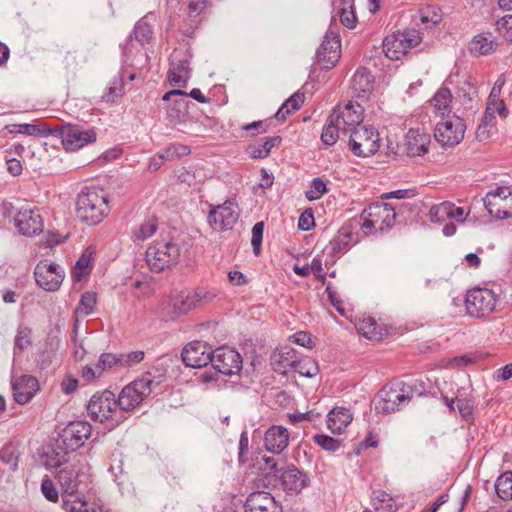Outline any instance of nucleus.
<instances>
[{"label": "nucleus", "instance_id": "nucleus-1", "mask_svg": "<svg viewBox=\"0 0 512 512\" xmlns=\"http://www.w3.org/2000/svg\"><path fill=\"white\" fill-rule=\"evenodd\" d=\"M109 206L103 191H82L76 202L77 217L88 225H97L108 215Z\"/></svg>", "mask_w": 512, "mask_h": 512}, {"label": "nucleus", "instance_id": "nucleus-2", "mask_svg": "<svg viewBox=\"0 0 512 512\" xmlns=\"http://www.w3.org/2000/svg\"><path fill=\"white\" fill-rule=\"evenodd\" d=\"M412 397L413 388L408 383L384 386L375 399V411L378 414L395 413L406 406Z\"/></svg>", "mask_w": 512, "mask_h": 512}, {"label": "nucleus", "instance_id": "nucleus-3", "mask_svg": "<svg viewBox=\"0 0 512 512\" xmlns=\"http://www.w3.org/2000/svg\"><path fill=\"white\" fill-rule=\"evenodd\" d=\"M180 258V247L172 241H154L146 250L145 261L152 272L159 273L175 266Z\"/></svg>", "mask_w": 512, "mask_h": 512}, {"label": "nucleus", "instance_id": "nucleus-4", "mask_svg": "<svg viewBox=\"0 0 512 512\" xmlns=\"http://www.w3.org/2000/svg\"><path fill=\"white\" fill-rule=\"evenodd\" d=\"M117 408L115 394L110 390L95 393L87 405L88 414L93 420L110 421L112 426L118 425L123 419Z\"/></svg>", "mask_w": 512, "mask_h": 512}, {"label": "nucleus", "instance_id": "nucleus-5", "mask_svg": "<svg viewBox=\"0 0 512 512\" xmlns=\"http://www.w3.org/2000/svg\"><path fill=\"white\" fill-rule=\"evenodd\" d=\"M361 228L367 233L383 232L395 222L394 208L387 203L377 202L369 205L361 213Z\"/></svg>", "mask_w": 512, "mask_h": 512}, {"label": "nucleus", "instance_id": "nucleus-6", "mask_svg": "<svg viewBox=\"0 0 512 512\" xmlns=\"http://www.w3.org/2000/svg\"><path fill=\"white\" fill-rule=\"evenodd\" d=\"M155 381L150 374L143 375L126 385L116 399L120 411H131L137 407L153 390Z\"/></svg>", "mask_w": 512, "mask_h": 512}, {"label": "nucleus", "instance_id": "nucleus-7", "mask_svg": "<svg viewBox=\"0 0 512 512\" xmlns=\"http://www.w3.org/2000/svg\"><path fill=\"white\" fill-rule=\"evenodd\" d=\"M497 301L498 296L493 290L475 287L467 292L465 308L470 316L482 318L495 311Z\"/></svg>", "mask_w": 512, "mask_h": 512}, {"label": "nucleus", "instance_id": "nucleus-8", "mask_svg": "<svg viewBox=\"0 0 512 512\" xmlns=\"http://www.w3.org/2000/svg\"><path fill=\"white\" fill-rule=\"evenodd\" d=\"M421 41L420 32L415 29L393 33L384 39L383 51L389 59L399 60L410 49L419 45Z\"/></svg>", "mask_w": 512, "mask_h": 512}, {"label": "nucleus", "instance_id": "nucleus-9", "mask_svg": "<svg viewBox=\"0 0 512 512\" xmlns=\"http://www.w3.org/2000/svg\"><path fill=\"white\" fill-rule=\"evenodd\" d=\"M216 294L205 288L185 289L172 298V313L180 316L201 307L215 298Z\"/></svg>", "mask_w": 512, "mask_h": 512}, {"label": "nucleus", "instance_id": "nucleus-10", "mask_svg": "<svg viewBox=\"0 0 512 512\" xmlns=\"http://www.w3.org/2000/svg\"><path fill=\"white\" fill-rule=\"evenodd\" d=\"M348 143L354 155L369 157L380 147L379 133L373 127L362 125L349 133Z\"/></svg>", "mask_w": 512, "mask_h": 512}, {"label": "nucleus", "instance_id": "nucleus-11", "mask_svg": "<svg viewBox=\"0 0 512 512\" xmlns=\"http://www.w3.org/2000/svg\"><path fill=\"white\" fill-rule=\"evenodd\" d=\"M483 202L491 216L498 219L512 217V189L510 187L503 186L489 191Z\"/></svg>", "mask_w": 512, "mask_h": 512}, {"label": "nucleus", "instance_id": "nucleus-12", "mask_svg": "<svg viewBox=\"0 0 512 512\" xmlns=\"http://www.w3.org/2000/svg\"><path fill=\"white\" fill-rule=\"evenodd\" d=\"M465 134V124L457 116L448 117L438 122L434 137L442 146L452 147L459 144Z\"/></svg>", "mask_w": 512, "mask_h": 512}, {"label": "nucleus", "instance_id": "nucleus-13", "mask_svg": "<svg viewBox=\"0 0 512 512\" xmlns=\"http://www.w3.org/2000/svg\"><path fill=\"white\" fill-rule=\"evenodd\" d=\"M92 426L86 421L70 422L59 434L58 447L61 445L71 452L81 448L91 436Z\"/></svg>", "mask_w": 512, "mask_h": 512}, {"label": "nucleus", "instance_id": "nucleus-14", "mask_svg": "<svg viewBox=\"0 0 512 512\" xmlns=\"http://www.w3.org/2000/svg\"><path fill=\"white\" fill-rule=\"evenodd\" d=\"M363 107L358 103L349 101L343 107L338 106L330 114L331 121H335L339 126L343 134H349L355 128H358L363 121Z\"/></svg>", "mask_w": 512, "mask_h": 512}, {"label": "nucleus", "instance_id": "nucleus-15", "mask_svg": "<svg viewBox=\"0 0 512 512\" xmlns=\"http://www.w3.org/2000/svg\"><path fill=\"white\" fill-rule=\"evenodd\" d=\"M239 218L237 205L232 201H226L221 205L213 206L209 211L207 221L215 231L231 229Z\"/></svg>", "mask_w": 512, "mask_h": 512}, {"label": "nucleus", "instance_id": "nucleus-16", "mask_svg": "<svg viewBox=\"0 0 512 512\" xmlns=\"http://www.w3.org/2000/svg\"><path fill=\"white\" fill-rule=\"evenodd\" d=\"M62 144L67 151H76L87 144L96 141V131L94 128L81 129L77 125L67 124L60 129Z\"/></svg>", "mask_w": 512, "mask_h": 512}, {"label": "nucleus", "instance_id": "nucleus-17", "mask_svg": "<svg viewBox=\"0 0 512 512\" xmlns=\"http://www.w3.org/2000/svg\"><path fill=\"white\" fill-rule=\"evenodd\" d=\"M85 465L80 457L74 456L73 461L59 470L57 475L58 483L62 489V494L77 493L82 478L85 476L83 471Z\"/></svg>", "mask_w": 512, "mask_h": 512}, {"label": "nucleus", "instance_id": "nucleus-18", "mask_svg": "<svg viewBox=\"0 0 512 512\" xmlns=\"http://www.w3.org/2000/svg\"><path fill=\"white\" fill-rule=\"evenodd\" d=\"M215 370L224 375H233L242 369V358L234 349L220 347L212 351L211 362Z\"/></svg>", "mask_w": 512, "mask_h": 512}, {"label": "nucleus", "instance_id": "nucleus-19", "mask_svg": "<svg viewBox=\"0 0 512 512\" xmlns=\"http://www.w3.org/2000/svg\"><path fill=\"white\" fill-rule=\"evenodd\" d=\"M35 281L45 291H57L64 279V270L57 264L40 262L34 270Z\"/></svg>", "mask_w": 512, "mask_h": 512}, {"label": "nucleus", "instance_id": "nucleus-20", "mask_svg": "<svg viewBox=\"0 0 512 512\" xmlns=\"http://www.w3.org/2000/svg\"><path fill=\"white\" fill-rule=\"evenodd\" d=\"M18 231L25 236H33L42 232L44 223L37 208L22 207L14 218Z\"/></svg>", "mask_w": 512, "mask_h": 512}, {"label": "nucleus", "instance_id": "nucleus-21", "mask_svg": "<svg viewBox=\"0 0 512 512\" xmlns=\"http://www.w3.org/2000/svg\"><path fill=\"white\" fill-rule=\"evenodd\" d=\"M469 213V209L457 207L454 203L446 201L433 205L429 210L428 216L431 222L436 224H444L448 220L463 223Z\"/></svg>", "mask_w": 512, "mask_h": 512}, {"label": "nucleus", "instance_id": "nucleus-22", "mask_svg": "<svg viewBox=\"0 0 512 512\" xmlns=\"http://www.w3.org/2000/svg\"><path fill=\"white\" fill-rule=\"evenodd\" d=\"M212 349L205 342L194 341L187 344L181 358L184 364L191 368H201L211 362Z\"/></svg>", "mask_w": 512, "mask_h": 512}, {"label": "nucleus", "instance_id": "nucleus-23", "mask_svg": "<svg viewBox=\"0 0 512 512\" xmlns=\"http://www.w3.org/2000/svg\"><path fill=\"white\" fill-rule=\"evenodd\" d=\"M341 55L340 39L333 32H328L317 50V60L323 69L335 66Z\"/></svg>", "mask_w": 512, "mask_h": 512}, {"label": "nucleus", "instance_id": "nucleus-24", "mask_svg": "<svg viewBox=\"0 0 512 512\" xmlns=\"http://www.w3.org/2000/svg\"><path fill=\"white\" fill-rule=\"evenodd\" d=\"M191 70L187 56L182 51H174L168 71L169 83L174 87L185 88L190 79Z\"/></svg>", "mask_w": 512, "mask_h": 512}, {"label": "nucleus", "instance_id": "nucleus-25", "mask_svg": "<svg viewBox=\"0 0 512 512\" xmlns=\"http://www.w3.org/2000/svg\"><path fill=\"white\" fill-rule=\"evenodd\" d=\"M279 477L282 488L288 494H298L310 484L309 476L295 465L282 468Z\"/></svg>", "mask_w": 512, "mask_h": 512}, {"label": "nucleus", "instance_id": "nucleus-26", "mask_svg": "<svg viewBox=\"0 0 512 512\" xmlns=\"http://www.w3.org/2000/svg\"><path fill=\"white\" fill-rule=\"evenodd\" d=\"M246 512H282V506L269 493L264 491L252 492L244 504Z\"/></svg>", "mask_w": 512, "mask_h": 512}, {"label": "nucleus", "instance_id": "nucleus-27", "mask_svg": "<svg viewBox=\"0 0 512 512\" xmlns=\"http://www.w3.org/2000/svg\"><path fill=\"white\" fill-rule=\"evenodd\" d=\"M14 400L24 405L28 403L39 390L38 380L30 375H22L12 382Z\"/></svg>", "mask_w": 512, "mask_h": 512}, {"label": "nucleus", "instance_id": "nucleus-28", "mask_svg": "<svg viewBox=\"0 0 512 512\" xmlns=\"http://www.w3.org/2000/svg\"><path fill=\"white\" fill-rule=\"evenodd\" d=\"M354 97L368 100L374 90V77L366 68H358L351 80Z\"/></svg>", "mask_w": 512, "mask_h": 512}, {"label": "nucleus", "instance_id": "nucleus-29", "mask_svg": "<svg viewBox=\"0 0 512 512\" xmlns=\"http://www.w3.org/2000/svg\"><path fill=\"white\" fill-rule=\"evenodd\" d=\"M430 135L419 129H409L405 135V152L410 157L422 156L428 152Z\"/></svg>", "mask_w": 512, "mask_h": 512}, {"label": "nucleus", "instance_id": "nucleus-30", "mask_svg": "<svg viewBox=\"0 0 512 512\" xmlns=\"http://www.w3.org/2000/svg\"><path fill=\"white\" fill-rule=\"evenodd\" d=\"M289 443L288 430L280 425L270 427L264 437L265 448L275 454L281 453Z\"/></svg>", "mask_w": 512, "mask_h": 512}, {"label": "nucleus", "instance_id": "nucleus-31", "mask_svg": "<svg viewBox=\"0 0 512 512\" xmlns=\"http://www.w3.org/2000/svg\"><path fill=\"white\" fill-rule=\"evenodd\" d=\"M296 359V351L290 347H284L276 351L271 357L273 370L279 374L286 375L293 370Z\"/></svg>", "mask_w": 512, "mask_h": 512}, {"label": "nucleus", "instance_id": "nucleus-32", "mask_svg": "<svg viewBox=\"0 0 512 512\" xmlns=\"http://www.w3.org/2000/svg\"><path fill=\"white\" fill-rule=\"evenodd\" d=\"M350 410L340 407L332 409L327 415V426L334 434H341L352 421Z\"/></svg>", "mask_w": 512, "mask_h": 512}, {"label": "nucleus", "instance_id": "nucleus-33", "mask_svg": "<svg viewBox=\"0 0 512 512\" xmlns=\"http://www.w3.org/2000/svg\"><path fill=\"white\" fill-rule=\"evenodd\" d=\"M371 502L376 510H382L383 512H396L398 510L396 500L384 490L373 491Z\"/></svg>", "mask_w": 512, "mask_h": 512}, {"label": "nucleus", "instance_id": "nucleus-34", "mask_svg": "<svg viewBox=\"0 0 512 512\" xmlns=\"http://www.w3.org/2000/svg\"><path fill=\"white\" fill-rule=\"evenodd\" d=\"M337 14L340 22L348 29H354L358 19L355 13L354 0H340Z\"/></svg>", "mask_w": 512, "mask_h": 512}, {"label": "nucleus", "instance_id": "nucleus-35", "mask_svg": "<svg viewBox=\"0 0 512 512\" xmlns=\"http://www.w3.org/2000/svg\"><path fill=\"white\" fill-rule=\"evenodd\" d=\"M305 100V95L300 92L294 93L291 97H289L278 109L275 114V118L277 120H285L289 115L299 110L303 105Z\"/></svg>", "mask_w": 512, "mask_h": 512}, {"label": "nucleus", "instance_id": "nucleus-36", "mask_svg": "<svg viewBox=\"0 0 512 512\" xmlns=\"http://www.w3.org/2000/svg\"><path fill=\"white\" fill-rule=\"evenodd\" d=\"M187 97H180L173 100L167 108V115L171 123L177 125L185 121L187 115L188 102Z\"/></svg>", "mask_w": 512, "mask_h": 512}, {"label": "nucleus", "instance_id": "nucleus-37", "mask_svg": "<svg viewBox=\"0 0 512 512\" xmlns=\"http://www.w3.org/2000/svg\"><path fill=\"white\" fill-rule=\"evenodd\" d=\"M158 224L155 218L146 219L139 226H136L131 233L134 242L145 241L155 234Z\"/></svg>", "mask_w": 512, "mask_h": 512}, {"label": "nucleus", "instance_id": "nucleus-38", "mask_svg": "<svg viewBox=\"0 0 512 512\" xmlns=\"http://www.w3.org/2000/svg\"><path fill=\"white\" fill-rule=\"evenodd\" d=\"M281 141L279 136L265 138L261 143H257L249 148L250 157L253 159H263L269 156L271 149Z\"/></svg>", "mask_w": 512, "mask_h": 512}, {"label": "nucleus", "instance_id": "nucleus-39", "mask_svg": "<svg viewBox=\"0 0 512 512\" xmlns=\"http://www.w3.org/2000/svg\"><path fill=\"white\" fill-rule=\"evenodd\" d=\"M97 303V295L94 292L87 291L82 294L74 313L77 317H87L92 314Z\"/></svg>", "mask_w": 512, "mask_h": 512}, {"label": "nucleus", "instance_id": "nucleus-40", "mask_svg": "<svg viewBox=\"0 0 512 512\" xmlns=\"http://www.w3.org/2000/svg\"><path fill=\"white\" fill-rule=\"evenodd\" d=\"M71 452L67 450L61 445V448L58 446L56 448L49 447L45 452V465L50 468L60 467L62 464L68 461L67 454Z\"/></svg>", "mask_w": 512, "mask_h": 512}, {"label": "nucleus", "instance_id": "nucleus-41", "mask_svg": "<svg viewBox=\"0 0 512 512\" xmlns=\"http://www.w3.org/2000/svg\"><path fill=\"white\" fill-rule=\"evenodd\" d=\"M292 371L299 373L301 376L311 378L318 374L319 367L317 362L311 357L296 358Z\"/></svg>", "mask_w": 512, "mask_h": 512}, {"label": "nucleus", "instance_id": "nucleus-42", "mask_svg": "<svg viewBox=\"0 0 512 512\" xmlns=\"http://www.w3.org/2000/svg\"><path fill=\"white\" fill-rule=\"evenodd\" d=\"M495 491L502 500H512V472H505L497 478Z\"/></svg>", "mask_w": 512, "mask_h": 512}, {"label": "nucleus", "instance_id": "nucleus-43", "mask_svg": "<svg viewBox=\"0 0 512 512\" xmlns=\"http://www.w3.org/2000/svg\"><path fill=\"white\" fill-rule=\"evenodd\" d=\"M62 508L66 512H88V503L80 498L77 493L62 494Z\"/></svg>", "mask_w": 512, "mask_h": 512}, {"label": "nucleus", "instance_id": "nucleus-44", "mask_svg": "<svg viewBox=\"0 0 512 512\" xmlns=\"http://www.w3.org/2000/svg\"><path fill=\"white\" fill-rule=\"evenodd\" d=\"M92 255L93 251L91 250V248H87L77 260L73 269V277L76 280H80L82 277L90 273V263L92 260Z\"/></svg>", "mask_w": 512, "mask_h": 512}, {"label": "nucleus", "instance_id": "nucleus-45", "mask_svg": "<svg viewBox=\"0 0 512 512\" xmlns=\"http://www.w3.org/2000/svg\"><path fill=\"white\" fill-rule=\"evenodd\" d=\"M495 43L488 37L477 35L470 42L469 49L472 53L486 55L495 50Z\"/></svg>", "mask_w": 512, "mask_h": 512}, {"label": "nucleus", "instance_id": "nucleus-46", "mask_svg": "<svg viewBox=\"0 0 512 512\" xmlns=\"http://www.w3.org/2000/svg\"><path fill=\"white\" fill-rule=\"evenodd\" d=\"M421 23L426 27H433L442 20V14L437 6L428 5L419 11Z\"/></svg>", "mask_w": 512, "mask_h": 512}, {"label": "nucleus", "instance_id": "nucleus-47", "mask_svg": "<svg viewBox=\"0 0 512 512\" xmlns=\"http://www.w3.org/2000/svg\"><path fill=\"white\" fill-rule=\"evenodd\" d=\"M451 98V92L446 87H442L436 92L432 99V104L439 114L444 115L446 112H449Z\"/></svg>", "mask_w": 512, "mask_h": 512}, {"label": "nucleus", "instance_id": "nucleus-48", "mask_svg": "<svg viewBox=\"0 0 512 512\" xmlns=\"http://www.w3.org/2000/svg\"><path fill=\"white\" fill-rule=\"evenodd\" d=\"M20 451L14 444H7L0 450V460L9 466L12 471L18 467Z\"/></svg>", "mask_w": 512, "mask_h": 512}, {"label": "nucleus", "instance_id": "nucleus-49", "mask_svg": "<svg viewBox=\"0 0 512 512\" xmlns=\"http://www.w3.org/2000/svg\"><path fill=\"white\" fill-rule=\"evenodd\" d=\"M123 95V79L122 76L118 75L113 77L110 81L106 92L102 95V100L107 103H113L116 99Z\"/></svg>", "mask_w": 512, "mask_h": 512}, {"label": "nucleus", "instance_id": "nucleus-50", "mask_svg": "<svg viewBox=\"0 0 512 512\" xmlns=\"http://www.w3.org/2000/svg\"><path fill=\"white\" fill-rule=\"evenodd\" d=\"M340 127L341 126H339L335 121H331V117L329 116L321 134L322 142L328 146L334 145L339 138L340 132L342 133Z\"/></svg>", "mask_w": 512, "mask_h": 512}, {"label": "nucleus", "instance_id": "nucleus-51", "mask_svg": "<svg viewBox=\"0 0 512 512\" xmlns=\"http://www.w3.org/2000/svg\"><path fill=\"white\" fill-rule=\"evenodd\" d=\"M31 343V330L27 327L19 328L14 340V354L24 351Z\"/></svg>", "mask_w": 512, "mask_h": 512}, {"label": "nucleus", "instance_id": "nucleus-52", "mask_svg": "<svg viewBox=\"0 0 512 512\" xmlns=\"http://www.w3.org/2000/svg\"><path fill=\"white\" fill-rule=\"evenodd\" d=\"M327 192V187L324 181L320 178H314L310 187L305 191V196L309 201L320 199Z\"/></svg>", "mask_w": 512, "mask_h": 512}, {"label": "nucleus", "instance_id": "nucleus-53", "mask_svg": "<svg viewBox=\"0 0 512 512\" xmlns=\"http://www.w3.org/2000/svg\"><path fill=\"white\" fill-rule=\"evenodd\" d=\"M153 34L152 27L145 21H139L134 28L135 39L142 45L148 43Z\"/></svg>", "mask_w": 512, "mask_h": 512}, {"label": "nucleus", "instance_id": "nucleus-54", "mask_svg": "<svg viewBox=\"0 0 512 512\" xmlns=\"http://www.w3.org/2000/svg\"><path fill=\"white\" fill-rule=\"evenodd\" d=\"M313 440L317 445L329 452H335L341 446V442L339 440L324 434H316L313 437Z\"/></svg>", "mask_w": 512, "mask_h": 512}, {"label": "nucleus", "instance_id": "nucleus-55", "mask_svg": "<svg viewBox=\"0 0 512 512\" xmlns=\"http://www.w3.org/2000/svg\"><path fill=\"white\" fill-rule=\"evenodd\" d=\"M497 30L509 42H512V15H505L496 22Z\"/></svg>", "mask_w": 512, "mask_h": 512}, {"label": "nucleus", "instance_id": "nucleus-56", "mask_svg": "<svg viewBox=\"0 0 512 512\" xmlns=\"http://www.w3.org/2000/svg\"><path fill=\"white\" fill-rule=\"evenodd\" d=\"M264 231V223L257 222L252 228V237H251V245L253 247V252L257 256L260 253L262 238Z\"/></svg>", "mask_w": 512, "mask_h": 512}, {"label": "nucleus", "instance_id": "nucleus-57", "mask_svg": "<svg viewBox=\"0 0 512 512\" xmlns=\"http://www.w3.org/2000/svg\"><path fill=\"white\" fill-rule=\"evenodd\" d=\"M376 322L371 319H364L358 324V330L368 339L376 338L378 333L376 332Z\"/></svg>", "mask_w": 512, "mask_h": 512}, {"label": "nucleus", "instance_id": "nucleus-58", "mask_svg": "<svg viewBox=\"0 0 512 512\" xmlns=\"http://www.w3.org/2000/svg\"><path fill=\"white\" fill-rule=\"evenodd\" d=\"M456 405L461 416L468 421L472 417L473 402L470 399L461 398L456 400Z\"/></svg>", "mask_w": 512, "mask_h": 512}, {"label": "nucleus", "instance_id": "nucleus-59", "mask_svg": "<svg viewBox=\"0 0 512 512\" xmlns=\"http://www.w3.org/2000/svg\"><path fill=\"white\" fill-rule=\"evenodd\" d=\"M41 491L45 498L51 502L58 500V492L50 479H44L41 483Z\"/></svg>", "mask_w": 512, "mask_h": 512}, {"label": "nucleus", "instance_id": "nucleus-60", "mask_svg": "<svg viewBox=\"0 0 512 512\" xmlns=\"http://www.w3.org/2000/svg\"><path fill=\"white\" fill-rule=\"evenodd\" d=\"M486 109L498 113L503 118H506L509 114L501 98H496L495 100L488 99Z\"/></svg>", "mask_w": 512, "mask_h": 512}, {"label": "nucleus", "instance_id": "nucleus-61", "mask_svg": "<svg viewBox=\"0 0 512 512\" xmlns=\"http://www.w3.org/2000/svg\"><path fill=\"white\" fill-rule=\"evenodd\" d=\"M494 119H495V112L486 109L485 113L482 117L481 124L479 125L478 130H477L478 137H480L481 135H484L485 133H488V127L493 125Z\"/></svg>", "mask_w": 512, "mask_h": 512}, {"label": "nucleus", "instance_id": "nucleus-62", "mask_svg": "<svg viewBox=\"0 0 512 512\" xmlns=\"http://www.w3.org/2000/svg\"><path fill=\"white\" fill-rule=\"evenodd\" d=\"M116 354L115 353H103L100 355L98 360V366L102 372L106 369L116 368Z\"/></svg>", "mask_w": 512, "mask_h": 512}, {"label": "nucleus", "instance_id": "nucleus-63", "mask_svg": "<svg viewBox=\"0 0 512 512\" xmlns=\"http://www.w3.org/2000/svg\"><path fill=\"white\" fill-rule=\"evenodd\" d=\"M309 269L314 276L324 283L326 273L323 269L322 261L320 258H313L311 263L309 264Z\"/></svg>", "mask_w": 512, "mask_h": 512}, {"label": "nucleus", "instance_id": "nucleus-64", "mask_svg": "<svg viewBox=\"0 0 512 512\" xmlns=\"http://www.w3.org/2000/svg\"><path fill=\"white\" fill-rule=\"evenodd\" d=\"M145 358V353L142 350L131 351L125 353V359L127 363V367L131 368L136 364L141 363Z\"/></svg>", "mask_w": 512, "mask_h": 512}]
</instances>
